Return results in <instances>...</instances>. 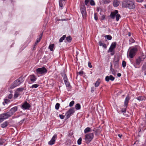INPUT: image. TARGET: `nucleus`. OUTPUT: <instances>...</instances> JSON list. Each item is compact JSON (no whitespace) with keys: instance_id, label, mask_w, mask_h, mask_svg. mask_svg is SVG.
<instances>
[{"instance_id":"obj_50","label":"nucleus","mask_w":146,"mask_h":146,"mask_svg":"<svg viewBox=\"0 0 146 146\" xmlns=\"http://www.w3.org/2000/svg\"><path fill=\"white\" fill-rule=\"evenodd\" d=\"M88 66L90 68L92 67V66L90 62H88Z\"/></svg>"},{"instance_id":"obj_2","label":"nucleus","mask_w":146,"mask_h":146,"mask_svg":"<svg viewBox=\"0 0 146 146\" xmlns=\"http://www.w3.org/2000/svg\"><path fill=\"white\" fill-rule=\"evenodd\" d=\"M24 77L21 76L17 80H15L11 84L10 88L11 89H13L17 86H19L24 81Z\"/></svg>"},{"instance_id":"obj_44","label":"nucleus","mask_w":146,"mask_h":146,"mask_svg":"<svg viewBox=\"0 0 146 146\" xmlns=\"http://www.w3.org/2000/svg\"><path fill=\"white\" fill-rule=\"evenodd\" d=\"M13 97V94H10L8 96V98L9 99H11Z\"/></svg>"},{"instance_id":"obj_8","label":"nucleus","mask_w":146,"mask_h":146,"mask_svg":"<svg viewBox=\"0 0 146 146\" xmlns=\"http://www.w3.org/2000/svg\"><path fill=\"white\" fill-rule=\"evenodd\" d=\"M137 51L136 48H134L131 49L129 51V56L131 58H133L136 55Z\"/></svg>"},{"instance_id":"obj_35","label":"nucleus","mask_w":146,"mask_h":146,"mask_svg":"<svg viewBox=\"0 0 146 146\" xmlns=\"http://www.w3.org/2000/svg\"><path fill=\"white\" fill-rule=\"evenodd\" d=\"M103 2L105 4H107L110 3V1L108 0H103Z\"/></svg>"},{"instance_id":"obj_29","label":"nucleus","mask_w":146,"mask_h":146,"mask_svg":"<svg viewBox=\"0 0 146 146\" xmlns=\"http://www.w3.org/2000/svg\"><path fill=\"white\" fill-rule=\"evenodd\" d=\"M4 102H3V104L4 105H5V104H7L10 102V100H9L6 99H4Z\"/></svg>"},{"instance_id":"obj_43","label":"nucleus","mask_w":146,"mask_h":146,"mask_svg":"<svg viewBox=\"0 0 146 146\" xmlns=\"http://www.w3.org/2000/svg\"><path fill=\"white\" fill-rule=\"evenodd\" d=\"M78 73L79 74L80 76H82L84 72L83 71H80L78 72Z\"/></svg>"},{"instance_id":"obj_56","label":"nucleus","mask_w":146,"mask_h":146,"mask_svg":"<svg viewBox=\"0 0 146 146\" xmlns=\"http://www.w3.org/2000/svg\"><path fill=\"white\" fill-rule=\"evenodd\" d=\"M121 75V73H118L117 74V76H118L119 77H120Z\"/></svg>"},{"instance_id":"obj_17","label":"nucleus","mask_w":146,"mask_h":146,"mask_svg":"<svg viewBox=\"0 0 146 146\" xmlns=\"http://www.w3.org/2000/svg\"><path fill=\"white\" fill-rule=\"evenodd\" d=\"M113 63L114 68H118L119 66V60H114L113 61Z\"/></svg>"},{"instance_id":"obj_57","label":"nucleus","mask_w":146,"mask_h":146,"mask_svg":"<svg viewBox=\"0 0 146 146\" xmlns=\"http://www.w3.org/2000/svg\"><path fill=\"white\" fill-rule=\"evenodd\" d=\"M94 87H92L91 89V91L92 92H93L94 91Z\"/></svg>"},{"instance_id":"obj_18","label":"nucleus","mask_w":146,"mask_h":146,"mask_svg":"<svg viewBox=\"0 0 146 146\" xmlns=\"http://www.w3.org/2000/svg\"><path fill=\"white\" fill-rule=\"evenodd\" d=\"M120 2L119 0H113V6L115 7H118L119 4Z\"/></svg>"},{"instance_id":"obj_10","label":"nucleus","mask_w":146,"mask_h":146,"mask_svg":"<svg viewBox=\"0 0 146 146\" xmlns=\"http://www.w3.org/2000/svg\"><path fill=\"white\" fill-rule=\"evenodd\" d=\"M75 112L74 109L73 108H71L66 113L65 115L67 118L70 117L71 115L74 113Z\"/></svg>"},{"instance_id":"obj_11","label":"nucleus","mask_w":146,"mask_h":146,"mask_svg":"<svg viewBox=\"0 0 146 146\" xmlns=\"http://www.w3.org/2000/svg\"><path fill=\"white\" fill-rule=\"evenodd\" d=\"M10 113L8 111L5 113H2L0 115L4 120V119H7L11 116Z\"/></svg>"},{"instance_id":"obj_53","label":"nucleus","mask_w":146,"mask_h":146,"mask_svg":"<svg viewBox=\"0 0 146 146\" xmlns=\"http://www.w3.org/2000/svg\"><path fill=\"white\" fill-rule=\"evenodd\" d=\"M94 19L96 20H97L98 19L97 16L95 13L94 14Z\"/></svg>"},{"instance_id":"obj_34","label":"nucleus","mask_w":146,"mask_h":146,"mask_svg":"<svg viewBox=\"0 0 146 146\" xmlns=\"http://www.w3.org/2000/svg\"><path fill=\"white\" fill-rule=\"evenodd\" d=\"M105 37H106L107 39L108 40H111L112 38L111 36L110 35H107Z\"/></svg>"},{"instance_id":"obj_27","label":"nucleus","mask_w":146,"mask_h":146,"mask_svg":"<svg viewBox=\"0 0 146 146\" xmlns=\"http://www.w3.org/2000/svg\"><path fill=\"white\" fill-rule=\"evenodd\" d=\"M135 40L132 38L131 37L129 39V44H131L135 42Z\"/></svg>"},{"instance_id":"obj_5","label":"nucleus","mask_w":146,"mask_h":146,"mask_svg":"<svg viewBox=\"0 0 146 146\" xmlns=\"http://www.w3.org/2000/svg\"><path fill=\"white\" fill-rule=\"evenodd\" d=\"M130 99V98L129 96H127L126 97L124 102L123 108H122L121 110V111L122 113H125L126 112V109L127 108L128 104Z\"/></svg>"},{"instance_id":"obj_21","label":"nucleus","mask_w":146,"mask_h":146,"mask_svg":"<svg viewBox=\"0 0 146 146\" xmlns=\"http://www.w3.org/2000/svg\"><path fill=\"white\" fill-rule=\"evenodd\" d=\"M8 122L7 121H6L4 122L2 124H1V127L3 128H4L7 127L8 125Z\"/></svg>"},{"instance_id":"obj_7","label":"nucleus","mask_w":146,"mask_h":146,"mask_svg":"<svg viewBox=\"0 0 146 146\" xmlns=\"http://www.w3.org/2000/svg\"><path fill=\"white\" fill-rule=\"evenodd\" d=\"M36 71L37 74H44L47 73V70L44 67L37 69Z\"/></svg>"},{"instance_id":"obj_54","label":"nucleus","mask_w":146,"mask_h":146,"mask_svg":"<svg viewBox=\"0 0 146 146\" xmlns=\"http://www.w3.org/2000/svg\"><path fill=\"white\" fill-rule=\"evenodd\" d=\"M59 116H60V118L61 119H63L64 118V116L63 115H60Z\"/></svg>"},{"instance_id":"obj_1","label":"nucleus","mask_w":146,"mask_h":146,"mask_svg":"<svg viewBox=\"0 0 146 146\" xmlns=\"http://www.w3.org/2000/svg\"><path fill=\"white\" fill-rule=\"evenodd\" d=\"M121 3L122 7L123 8L131 9H134L135 7L134 2L130 0H124Z\"/></svg>"},{"instance_id":"obj_62","label":"nucleus","mask_w":146,"mask_h":146,"mask_svg":"<svg viewBox=\"0 0 146 146\" xmlns=\"http://www.w3.org/2000/svg\"><path fill=\"white\" fill-rule=\"evenodd\" d=\"M144 6H145V8H146V5H144Z\"/></svg>"},{"instance_id":"obj_42","label":"nucleus","mask_w":146,"mask_h":146,"mask_svg":"<svg viewBox=\"0 0 146 146\" xmlns=\"http://www.w3.org/2000/svg\"><path fill=\"white\" fill-rule=\"evenodd\" d=\"M137 99L139 101H142L143 100V98L141 96H139L137 98Z\"/></svg>"},{"instance_id":"obj_38","label":"nucleus","mask_w":146,"mask_h":146,"mask_svg":"<svg viewBox=\"0 0 146 146\" xmlns=\"http://www.w3.org/2000/svg\"><path fill=\"white\" fill-rule=\"evenodd\" d=\"M74 104V101L73 100L69 104V106L71 107L73 106Z\"/></svg>"},{"instance_id":"obj_52","label":"nucleus","mask_w":146,"mask_h":146,"mask_svg":"<svg viewBox=\"0 0 146 146\" xmlns=\"http://www.w3.org/2000/svg\"><path fill=\"white\" fill-rule=\"evenodd\" d=\"M104 48H107V46L106 44L104 43L103 45L102 46Z\"/></svg>"},{"instance_id":"obj_19","label":"nucleus","mask_w":146,"mask_h":146,"mask_svg":"<svg viewBox=\"0 0 146 146\" xmlns=\"http://www.w3.org/2000/svg\"><path fill=\"white\" fill-rule=\"evenodd\" d=\"M30 80L32 82H35L37 78L35 76L34 74H32L29 76Z\"/></svg>"},{"instance_id":"obj_15","label":"nucleus","mask_w":146,"mask_h":146,"mask_svg":"<svg viewBox=\"0 0 146 146\" xmlns=\"http://www.w3.org/2000/svg\"><path fill=\"white\" fill-rule=\"evenodd\" d=\"M18 108L17 106H15L11 108L9 111L11 115H13L14 113L17 110Z\"/></svg>"},{"instance_id":"obj_46","label":"nucleus","mask_w":146,"mask_h":146,"mask_svg":"<svg viewBox=\"0 0 146 146\" xmlns=\"http://www.w3.org/2000/svg\"><path fill=\"white\" fill-rule=\"evenodd\" d=\"M90 0H85V3L86 5H87Z\"/></svg>"},{"instance_id":"obj_45","label":"nucleus","mask_w":146,"mask_h":146,"mask_svg":"<svg viewBox=\"0 0 146 146\" xmlns=\"http://www.w3.org/2000/svg\"><path fill=\"white\" fill-rule=\"evenodd\" d=\"M24 90L23 88H19L17 89V90L19 92H21L23 91Z\"/></svg>"},{"instance_id":"obj_26","label":"nucleus","mask_w":146,"mask_h":146,"mask_svg":"<svg viewBox=\"0 0 146 146\" xmlns=\"http://www.w3.org/2000/svg\"><path fill=\"white\" fill-rule=\"evenodd\" d=\"M100 84V79H98L95 83V86L96 87H98Z\"/></svg>"},{"instance_id":"obj_16","label":"nucleus","mask_w":146,"mask_h":146,"mask_svg":"<svg viewBox=\"0 0 146 146\" xmlns=\"http://www.w3.org/2000/svg\"><path fill=\"white\" fill-rule=\"evenodd\" d=\"M114 77L111 75L109 76H107L105 78V80L107 82H109L110 80L111 81H113L114 80Z\"/></svg>"},{"instance_id":"obj_63","label":"nucleus","mask_w":146,"mask_h":146,"mask_svg":"<svg viewBox=\"0 0 146 146\" xmlns=\"http://www.w3.org/2000/svg\"><path fill=\"white\" fill-rule=\"evenodd\" d=\"M129 36H130V33H129Z\"/></svg>"},{"instance_id":"obj_47","label":"nucleus","mask_w":146,"mask_h":146,"mask_svg":"<svg viewBox=\"0 0 146 146\" xmlns=\"http://www.w3.org/2000/svg\"><path fill=\"white\" fill-rule=\"evenodd\" d=\"M62 76L63 77V79L67 77L66 74H65L64 73H62Z\"/></svg>"},{"instance_id":"obj_12","label":"nucleus","mask_w":146,"mask_h":146,"mask_svg":"<svg viewBox=\"0 0 146 146\" xmlns=\"http://www.w3.org/2000/svg\"><path fill=\"white\" fill-rule=\"evenodd\" d=\"M30 107V105L27 103V102H26L22 105L21 108L25 110L29 109Z\"/></svg>"},{"instance_id":"obj_4","label":"nucleus","mask_w":146,"mask_h":146,"mask_svg":"<svg viewBox=\"0 0 146 146\" xmlns=\"http://www.w3.org/2000/svg\"><path fill=\"white\" fill-rule=\"evenodd\" d=\"M118 10H115L111 12L110 17L112 19H114L115 16L116 20L117 21L121 17L120 15L118 14Z\"/></svg>"},{"instance_id":"obj_20","label":"nucleus","mask_w":146,"mask_h":146,"mask_svg":"<svg viewBox=\"0 0 146 146\" xmlns=\"http://www.w3.org/2000/svg\"><path fill=\"white\" fill-rule=\"evenodd\" d=\"M66 0H59V5L60 7H61L62 9L63 7V4L64 3V1H66Z\"/></svg>"},{"instance_id":"obj_40","label":"nucleus","mask_w":146,"mask_h":146,"mask_svg":"<svg viewBox=\"0 0 146 146\" xmlns=\"http://www.w3.org/2000/svg\"><path fill=\"white\" fill-rule=\"evenodd\" d=\"M110 71L112 72L113 74L114 75L115 74V72L113 69H110Z\"/></svg>"},{"instance_id":"obj_55","label":"nucleus","mask_w":146,"mask_h":146,"mask_svg":"<svg viewBox=\"0 0 146 146\" xmlns=\"http://www.w3.org/2000/svg\"><path fill=\"white\" fill-rule=\"evenodd\" d=\"M63 79L64 80V82L65 81H67L68 80V78H67V77L66 78H65Z\"/></svg>"},{"instance_id":"obj_22","label":"nucleus","mask_w":146,"mask_h":146,"mask_svg":"<svg viewBox=\"0 0 146 146\" xmlns=\"http://www.w3.org/2000/svg\"><path fill=\"white\" fill-rule=\"evenodd\" d=\"M92 131V130L90 127H88L85 129L84 131L85 133H86L88 132H91Z\"/></svg>"},{"instance_id":"obj_6","label":"nucleus","mask_w":146,"mask_h":146,"mask_svg":"<svg viewBox=\"0 0 146 146\" xmlns=\"http://www.w3.org/2000/svg\"><path fill=\"white\" fill-rule=\"evenodd\" d=\"M94 137V135L93 133H90L86 134L85 135V139L86 143H89L92 140Z\"/></svg>"},{"instance_id":"obj_48","label":"nucleus","mask_w":146,"mask_h":146,"mask_svg":"<svg viewBox=\"0 0 146 146\" xmlns=\"http://www.w3.org/2000/svg\"><path fill=\"white\" fill-rule=\"evenodd\" d=\"M105 17V15H103L101 17V20H104Z\"/></svg>"},{"instance_id":"obj_24","label":"nucleus","mask_w":146,"mask_h":146,"mask_svg":"<svg viewBox=\"0 0 146 146\" xmlns=\"http://www.w3.org/2000/svg\"><path fill=\"white\" fill-rule=\"evenodd\" d=\"M54 46V44H51L49 45L48 48L51 51H53Z\"/></svg>"},{"instance_id":"obj_13","label":"nucleus","mask_w":146,"mask_h":146,"mask_svg":"<svg viewBox=\"0 0 146 146\" xmlns=\"http://www.w3.org/2000/svg\"><path fill=\"white\" fill-rule=\"evenodd\" d=\"M116 42H114L112 43L108 50V52H112L116 47Z\"/></svg>"},{"instance_id":"obj_37","label":"nucleus","mask_w":146,"mask_h":146,"mask_svg":"<svg viewBox=\"0 0 146 146\" xmlns=\"http://www.w3.org/2000/svg\"><path fill=\"white\" fill-rule=\"evenodd\" d=\"M90 4L92 6H94L95 5V3L94 0H91L90 1Z\"/></svg>"},{"instance_id":"obj_9","label":"nucleus","mask_w":146,"mask_h":146,"mask_svg":"<svg viewBox=\"0 0 146 146\" xmlns=\"http://www.w3.org/2000/svg\"><path fill=\"white\" fill-rule=\"evenodd\" d=\"M80 10L83 18L86 17V8L84 5L80 6Z\"/></svg>"},{"instance_id":"obj_3","label":"nucleus","mask_w":146,"mask_h":146,"mask_svg":"<svg viewBox=\"0 0 146 146\" xmlns=\"http://www.w3.org/2000/svg\"><path fill=\"white\" fill-rule=\"evenodd\" d=\"M146 57V56L143 55L137 58L135 60V62L133 64L134 66L136 68H140L141 62L144 60Z\"/></svg>"},{"instance_id":"obj_41","label":"nucleus","mask_w":146,"mask_h":146,"mask_svg":"<svg viewBox=\"0 0 146 146\" xmlns=\"http://www.w3.org/2000/svg\"><path fill=\"white\" fill-rule=\"evenodd\" d=\"M64 83L65 84L66 86L67 87H69L70 86V84L68 81L64 82Z\"/></svg>"},{"instance_id":"obj_14","label":"nucleus","mask_w":146,"mask_h":146,"mask_svg":"<svg viewBox=\"0 0 146 146\" xmlns=\"http://www.w3.org/2000/svg\"><path fill=\"white\" fill-rule=\"evenodd\" d=\"M57 138V135L56 134H55L52 137L50 141L48 142V144L50 145L54 144L55 141V139Z\"/></svg>"},{"instance_id":"obj_59","label":"nucleus","mask_w":146,"mask_h":146,"mask_svg":"<svg viewBox=\"0 0 146 146\" xmlns=\"http://www.w3.org/2000/svg\"><path fill=\"white\" fill-rule=\"evenodd\" d=\"M111 55H113L114 54V51H113L112 52H111Z\"/></svg>"},{"instance_id":"obj_28","label":"nucleus","mask_w":146,"mask_h":146,"mask_svg":"<svg viewBox=\"0 0 146 146\" xmlns=\"http://www.w3.org/2000/svg\"><path fill=\"white\" fill-rule=\"evenodd\" d=\"M66 36L65 35H63L62 37H61L59 40V41L60 42H62L63 40L66 38Z\"/></svg>"},{"instance_id":"obj_32","label":"nucleus","mask_w":146,"mask_h":146,"mask_svg":"<svg viewBox=\"0 0 146 146\" xmlns=\"http://www.w3.org/2000/svg\"><path fill=\"white\" fill-rule=\"evenodd\" d=\"M72 38L70 36H69L68 37H67L66 38V40H67V41L68 42H70L71 40H72Z\"/></svg>"},{"instance_id":"obj_60","label":"nucleus","mask_w":146,"mask_h":146,"mask_svg":"<svg viewBox=\"0 0 146 146\" xmlns=\"http://www.w3.org/2000/svg\"><path fill=\"white\" fill-rule=\"evenodd\" d=\"M118 136L120 137V138H121L122 136V135H121V134H119L118 135Z\"/></svg>"},{"instance_id":"obj_49","label":"nucleus","mask_w":146,"mask_h":146,"mask_svg":"<svg viewBox=\"0 0 146 146\" xmlns=\"http://www.w3.org/2000/svg\"><path fill=\"white\" fill-rule=\"evenodd\" d=\"M37 43H36V42H35L34 45L33 46V47L32 48V49L33 50H35V48L36 45H37Z\"/></svg>"},{"instance_id":"obj_58","label":"nucleus","mask_w":146,"mask_h":146,"mask_svg":"<svg viewBox=\"0 0 146 146\" xmlns=\"http://www.w3.org/2000/svg\"><path fill=\"white\" fill-rule=\"evenodd\" d=\"M137 1L138 2H141L143 1V0H137Z\"/></svg>"},{"instance_id":"obj_61","label":"nucleus","mask_w":146,"mask_h":146,"mask_svg":"<svg viewBox=\"0 0 146 146\" xmlns=\"http://www.w3.org/2000/svg\"><path fill=\"white\" fill-rule=\"evenodd\" d=\"M110 69H113L112 68V65L111 64V66H110Z\"/></svg>"},{"instance_id":"obj_31","label":"nucleus","mask_w":146,"mask_h":146,"mask_svg":"<svg viewBox=\"0 0 146 146\" xmlns=\"http://www.w3.org/2000/svg\"><path fill=\"white\" fill-rule=\"evenodd\" d=\"M39 84H35L31 86V88H37L38 86H39Z\"/></svg>"},{"instance_id":"obj_33","label":"nucleus","mask_w":146,"mask_h":146,"mask_svg":"<svg viewBox=\"0 0 146 146\" xmlns=\"http://www.w3.org/2000/svg\"><path fill=\"white\" fill-rule=\"evenodd\" d=\"M82 139L81 137L77 141V143L78 145H80L81 144Z\"/></svg>"},{"instance_id":"obj_39","label":"nucleus","mask_w":146,"mask_h":146,"mask_svg":"<svg viewBox=\"0 0 146 146\" xmlns=\"http://www.w3.org/2000/svg\"><path fill=\"white\" fill-rule=\"evenodd\" d=\"M126 62L125 61H123L122 62V65L123 68H125L126 66Z\"/></svg>"},{"instance_id":"obj_25","label":"nucleus","mask_w":146,"mask_h":146,"mask_svg":"<svg viewBox=\"0 0 146 146\" xmlns=\"http://www.w3.org/2000/svg\"><path fill=\"white\" fill-rule=\"evenodd\" d=\"M75 108L76 110H79L80 109L81 106L79 104H77L75 106Z\"/></svg>"},{"instance_id":"obj_30","label":"nucleus","mask_w":146,"mask_h":146,"mask_svg":"<svg viewBox=\"0 0 146 146\" xmlns=\"http://www.w3.org/2000/svg\"><path fill=\"white\" fill-rule=\"evenodd\" d=\"M60 106V105L59 103H56L55 106V109L56 110H58L59 109Z\"/></svg>"},{"instance_id":"obj_51","label":"nucleus","mask_w":146,"mask_h":146,"mask_svg":"<svg viewBox=\"0 0 146 146\" xmlns=\"http://www.w3.org/2000/svg\"><path fill=\"white\" fill-rule=\"evenodd\" d=\"M99 43L100 46H102L103 45V44H104L103 42H102L101 41H99Z\"/></svg>"},{"instance_id":"obj_36","label":"nucleus","mask_w":146,"mask_h":146,"mask_svg":"<svg viewBox=\"0 0 146 146\" xmlns=\"http://www.w3.org/2000/svg\"><path fill=\"white\" fill-rule=\"evenodd\" d=\"M19 95V93L17 92H15V94H14V97L15 98H17V97H18V96Z\"/></svg>"},{"instance_id":"obj_64","label":"nucleus","mask_w":146,"mask_h":146,"mask_svg":"<svg viewBox=\"0 0 146 146\" xmlns=\"http://www.w3.org/2000/svg\"><path fill=\"white\" fill-rule=\"evenodd\" d=\"M72 146H76L74 145H73Z\"/></svg>"},{"instance_id":"obj_23","label":"nucleus","mask_w":146,"mask_h":146,"mask_svg":"<svg viewBox=\"0 0 146 146\" xmlns=\"http://www.w3.org/2000/svg\"><path fill=\"white\" fill-rule=\"evenodd\" d=\"M42 33H41L40 35L39 36V38H38L35 42H36V43H38L40 41V40L41 39V38H42Z\"/></svg>"}]
</instances>
